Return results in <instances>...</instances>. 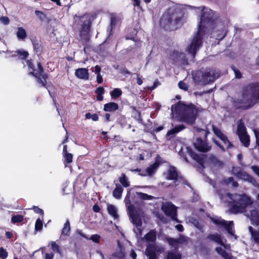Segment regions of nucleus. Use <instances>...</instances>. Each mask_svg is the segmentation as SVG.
Listing matches in <instances>:
<instances>
[{
	"mask_svg": "<svg viewBox=\"0 0 259 259\" xmlns=\"http://www.w3.org/2000/svg\"><path fill=\"white\" fill-rule=\"evenodd\" d=\"M161 209L166 215L170 216L173 220L178 222L176 218L177 208L173 204L169 202L163 203Z\"/></svg>",
	"mask_w": 259,
	"mask_h": 259,
	"instance_id": "4468645a",
	"label": "nucleus"
},
{
	"mask_svg": "<svg viewBox=\"0 0 259 259\" xmlns=\"http://www.w3.org/2000/svg\"><path fill=\"white\" fill-rule=\"evenodd\" d=\"M166 259H181V255L177 251H169L167 252Z\"/></svg>",
	"mask_w": 259,
	"mask_h": 259,
	"instance_id": "7c9ffc66",
	"label": "nucleus"
},
{
	"mask_svg": "<svg viewBox=\"0 0 259 259\" xmlns=\"http://www.w3.org/2000/svg\"><path fill=\"white\" fill-rule=\"evenodd\" d=\"M222 199L228 204L229 210L232 213H245L252 225L259 226V204L256 208H252L249 211L246 210L253 203L250 197L244 194L227 193L222 196Z\"/></svg>",
	"mask_w": 259,
	"mask_h": 259,
	"instance_id": "f03ea898",
	"label": "nucleus"
},
{
	"mask_svg": "<svg viewBox=\"0 0 259 259\" xmlns=\"http://www.w3.org/2000/svg\"><path fill=\"white\" fill-rule=\"evenodd\" d=\"M251 169L259 177V167L256 166H252Z\"/></svg>",
	"mask_w": 259,
	"mask_h": 259,
	"instance_id": "4d7b16f0",
	"label": "nucleus"
},
{
	"mask_svg": "<svg viewBox=\"0 0 259 259\" xmlns=\"http://www.w3.org/2000/svg\"><path fill=\"white\" fill-rule=\"evenodd\" d=\"M176 228L180 232L183 231V226L182 225H177L176 226Z\"/></svg>",
	"mask_w": 259,
	"mask_h": 259,
	"instance_id": "0e129e2a",
	"label": "nucleus"
},
{
	"mask_svg": "<svg viewBox=\"0 0 259 259\" xmlns=\"http://www.w3.org/2000/svg\"><path fill=\"white\" fill-rule=\"evenodd\" d=\"M230 246L227 248L229 249ZM224 249H226L223 246L221 247H218L215 248L216 251L221 255L225 259H233L232 256L230 254L227 253Z\"/></svg>",
	"mask_w": 259,
	"mask_h": 259,
	"instance_id": "393cba45",
	"label": "nucleus"
},
{
	"mask_svg": "<svg viewBox=\"0 0 259 259\" xmlns=\"http://www.w3.org/2000/svg\"><path fill=\"white\" fill-rule=\"evenodd\" d=\"M97 81L99 83H101L103 81V78L100 73L97 74Z\"/></svg>",
	"mask_w": 259,
	"mask_h": 259,
	"instance_id": "13d9d810",
	"label": "nucleus"
},
{
	"mask_svg": "<svg viewBox=\"0 0 259 259\" xmlns=\"http://www.w3.org/2000/svg\"><path fill=\"white\" fill-rule=\"evenodd\" d=\"M100 236L98 234H94L91 235L90 238H89L88 240H92L93 241H94L95 243H98L100 242Z\"/></svg>",
	"mask_w": 259,
	"mask_h": 259,
	"instance_id": "a19ab883",
	"label": "nucleus"
},
{
	"mask_svg": "<svg viewBox=\"0 0 259 259\" xmlns=\"http://www.w3.org/2000/svg\"><path fill=\"white\" fill-rule=\"evenodd\" d=\"M63 158L64 159V163H65V166H67V165H66V163H70L72 161V157H73L71 153H67L63 154Z\"/></svg>",
	"mask_w": 259,
	"mask_h": 259,
	"instance_id": "e433bc0d",
	"label": "nucleus"
},
{
	"mask_svg": "<svg viewBox=\"0 0 259 259\" xmlns=\"http://www.w3.org/2000/svg\"><path fill=\"white\" fill-rule=\"evenodd\" d=\"M208 238L212 240L216 243L220 244L222 246H223L225 248H228L229 247V245L225 244L222 240V238L220 235L218 234H210L208 236Z\"/></svg>",
	"mask_w": 259,
	"mask_h": 259,
	"instance_id": "aec40b11",
	"label": "nucleus"
},
{
	"mask_svg": "<svg viewBox=\"0 0 259 259\" xmlns=\"http://www.w3.org/2000/svg\"><path fill=\"white\" fill-rule=\"evenodd\" d=\"M107 210L109 214L112 217L114 220H118V215L117 214V208L116 206L112 204L107 205Z\"/></svg>",
	"mask_w": 259,
	"mask_h": 259,
	"instance_id": "a878e982",
	"label": "nucleus"
},
{
	"mask_svg": "<svg viewBox=\"0 0 259 259\" xmlns=\"http://www.w3.org/2000/svg\"><path fill=\"white\" fill-rule=\"evenodd\" d=\"M163 251L162 248H158L154 244H149L146 250V255L149 259H158L157 255L159 252Z\"/></svg>",
	"mask_w": 259,
	"mask_h": 259,
	"instance_id": "2eb2a0df",
	"label": "nucleus"
},
{
	"mask_svg": "<svg viewBox=\"0 0 259 259\" xmlns=\"http://www.w3.org/2000/svg\"><path fill=\"white\" fill-rule=\"evenodd\" d=\"M226 183L228 184H231L233 187H237V182L234 181V179L232 177H230L226 180Z\"/></svg>",
	"mask_w": 259,
	"mask_h": 259,
	"instance_id": "c03bdc74",
	"label": "nucleus"
},
{
	"mask_svg": "<svg viewBox=\"0 0 259 259\" xmlns=\"http://www.w3.org/2000/svg\"><path fill=\"white\" fill-rule=\"evenodd\" d=\"M23 217L21 215H14L11 218V221L13 223H20L23 221Z\"/></svg>",
	"mask_w": 259,
	"mask_h": 259,
	"instance_id": "4c0bfd02",
	"label": "nucleus"
},
{
	"mask_svg": "<svg viewBox=\"0 0 259 259\" xmlns=\"http://www.w3.org/2000/svg\"><path fill=\"white\" fill-rule=\"evenodd\" d=\"M35 14L41 20L44 19L46 17L45 14L41 11L36 10Z\"/></svg>",
	"mask_w": 259,
	"mask_h": 259,
	"instance_id": "09e8293b",
	"label": "nucleus"
},
{
	"mask_svg": "<svg viewBox=\"0 0 259 259\" xmlns=\"http://www.w3.org/2000/svg\"><path fill=\"white\" fill-rule=\"evenodd\" d=\"M248 230L251 234V239L255 243L259 245V229H254L252 227L249 226Z\"/></svg>",
	"mask_w": 259,
	"mask_h": 259,
	"instance_id": "5701e85b",
	"label": "nucleus"
},
{
	"mask_svg": "<svg viewBox=\"0 0 259 259\" xmlns=\"http://www.w3.org/2000/svg\"><path fill=\"white\" fill-rule=\"evenodd\" d=\"M137 83L139 85H141L143 83V80L139 77L138 75L137 77Z\"/></svg>",
	"mask_w": 259,
	"mask_h": 259,
	"instance_id": "774afa93",
	"label": "nucleus"
},
{
	"mask_svg": "<svg viewBox=\"0 0 259 259\" xmlns=\"http://www.w3.org/2000/svg\"><path fill=\"white\" fill-rule=\"evenodd\" d=\"M179 87L181 89L184 90H187L188 89V85L186 83H185L183 81H180L179 83Z\"/></svg>",
	"mask_w": 259,
	"mask_h": 259,
	"instance_id": "3c124183",
	"label": "nucleus"
},
{
	"mask_svg": "<svg viewBox=\"0 0 259 259\" xmlns=\"http://www.w3.org/2000/svg\"><path fill=\"white\" fill-rule=\"evenodd\" d=\"M33 209L35 212L44 215V211L41 209L36 206H34Z\"/></svg>",
	"mask_w": 259,
	"mask_h": 259,
	"instance_id": "6e6d98bb",
	"label": "nucleus"
},
{
	"mask_svg": "<svg viewBox=\"0 0 259 259\" xmlns=\"http://www.w3.org/2000/svg\"><path fill=\"white\" fill-rule=\"evenodd\" d=\"M28 67L29 74H32L37 78L38 82L45 87L46 83V75L44 73L43 68L39 62L37 64V68H35L33 64L30 61H26Z\"/></svg>",
	"mask_w": 259,
	"mask_h": 259,
	"instance_id": "6e6552de",
	"label": "nucleus"
},
{
	"mask_svg": "<svg viewBox=\"0 0 259 259\" xmlns=\"http://www.w3.org/2000/svg\"><path fill=\"white\" fill-rule=\"evenodd\" d=\"M75 23L80 26L79 28V34L81 39L87 41L89 39V29L91 23V16L85 14L81 16L75 15L74 17Z\"/></svg>",
	"mask_w": 259,
	"mask_h": 259,
	"instance_id": "423d86ee",
	"label": "nucleus"
},
{
	"mask_svg": "<svg viewBox=\"0 0 259 259\" xmlns=\"http://www.w3.org/2000/svg\"><path fill=\"white\" fill-rule=\"evenodd\" d=\"M186 150V152L192 157L194 160L197 161L201 166H203V159L200 156L195 154L193 152L192 150L189 147H186L185 149L184 148H181V150L179 152V154L180 155L182 156L184 160L188 162L187 158L185 155L183 154L184 151Z\"/></svg>",
	"mask_w": 259,
	"mask_h": 259,
	"instance_id": "ddd939ff",
	"label": "nucleus"
},
{
	"mask_svg": "<svg viewBox=\"0 0 259 259\" xmlns=\"http://www.w3.org/2000/svg\"><path fill=\"white\" fill-rule=\"evenodd\" d=\"M195 148L199 151L207 152L210 149V147L201 139H197L194 143Z\"/></svg>",
	"mask_w": 259,
	"mask_h": 259,
	"instance_id": "f3484780",
	"label": "nucleus"
},
{
	"mask_svg": "<svg viewBox=\"0 0 259 259\" xmlns=\"http://www.w3.org/2000/svg\"><path fill=\"white\" fill-rule=\"evenodd\" d=\"M91 118L93 121H97L99 118L97 114H93L92 115Z\"/></svg>",
	"mask_w": 259,
	"mask_h": 259,
	"instance_id": "69168bd1",
	"label": "nucleus"
},
{
	"mask_svg": "<svg viewBox=\"0 0 259 259\" xmlns=\"http://www.w3.org/2000/svg\"><path fill=\"white\" fill-rule=\"evenodd\" d=\"M105 90L103 87H99L96 91V93L97 95H103L104 93Z\"/></svg>",
	"mask_w": 259,
	"mask_h": 259,
	"instance_id": "5fc2aeb1",
	"label": "nucleus"
},
{
	"mask_svg": "<svg viewBox=\"0 0 259 259\" xmlns=\"http://www.w3.org/2000/svg\"><path fill=\"white\" fill-rule=\"evenodd\" d=\"M185 128V126L183 124H180L179 125H178L172 129H171L170 130L168 131L167 133V136H170L171 135H174L179 132L183 131L184 129Z\"/></svg>",
	"mask_w": 259,
	"mask_h": 259,
	"instance_id": "c756f323",
	"label": "nucleus"
},
{
	"mask_svg": "<svg viewBox=\"0 0 259 259\" xmlns=\"http://www.w3.org/2000/svg\"><path fill=\"white\" fill-rule=\"evenodd\" d=\"M210 219L214 224L224 227L229 234L231 235H234V230L233 229V222H227L218 217H212Z\"/></svg>",
	"mask_w": 259,
	"mask_h": 259,
	"instance_id": "9b49d317",
	"label": "nucleus"
},
{
	"mask_svg": "<svg viewBox=\"0 0 259 259\" xmlns=\"http://www.w3.org/2000/svg\"><path fill=\"white\" fill-rule=\"evenodd\" d=\"M170 56V58L174 61H182L183 62H186L185 55L178 51H174L171 53Z\"/></svg>",
	"mask_w": 259,
	"mask_h": 259,
	"instance_id": "6ab92c4d",
	"label": "nucleus"
},
{
	"mask_svg": "<svg viewBox=\"0 0 259 259\" xmlns=\"http://www.w3.org/2000/svg\"><path fill=\"white\" fill-rule=\"evenodd\" d=\"M232 172L233 174L238 179H241L245 181H247L255 186L256 184V181L255 179L249 176L245 171L242 170L240 167H233L232 169Z\"/></svg>",
	"mask_w": 259,
	"mask_h": 259,
	"instance_id": "f8f14e48",
	"label": "nucleus"
},
{
	"mask_svg": "<svg viewBox=\"0 0 259 259\" xmlns=\"http://www.w3.org/2000/svg\"><path fill=\"white\" fill-rule=\"evenodd\" d=\"M42 228V220H41L40 219H38L36 222L35 225V229L36 231H40Z\"/></svg>",
	"mask_w": 259,
	"mask_h": 259,
	"instance_id": "ea45409f",
	"label": "nucleus"
},
{
	"mask_svg": "<svg viewBox=\"0 0 259 259\" xmlns=\"http://www.w3.org/2000/svg\"><path fill=\"white\" fill-rule=\"evenodd\" d=\"M123 192V188L120 186L116 185V187L113 192V197L116 199H120Z\"/></svg>",
	"mask_w": 259,
	"mask_h": 259,
	"instance_id": "2f4dec72",
	"label": "nucleus"
},
{
	"mask_svg": "<svg viewBox=\"0 0 259 259\" xmlns=\"http://www.w3.org/2000/svg\"><path fill=\"white\" fill-rule=\"evenodd\" d=\"M130 256L133 259L136 258V257L137 256V254H136V252L134 251V250L131 251V253H130Z\"/></svg>",
	"mask_w": 259,
	"mask_h": 259,
	"instance_id": "338daca9",
	"label": "nucleus"
},
{
	"mask_svg": "<svg viewBox=\"0 0 259 259\" xmlns=\"http://www.w3.org/2000/svg\"><path fill=\"white\" fill-rule=\"evenodd\" d=\"M164 175L165 178L168 180H176L178 177L176 169L173 166H170Z\"/></svg>",
	"mask_w": 259,
	"mask_h": 259,
	"instance_id": "412c9836",
	"label": "nucleus"
},
{
	"mask_svg": "<svg viewBox=\"0 0 259 259\" xmlns=\"http://www.w3.org/2000/svg\"><path fill=\"white\" fill-rule=\"evenodd\" d=\"M16 53H17V55H18L22 59L26 58L28 56V53L24 50H18L16 52Z\"/></svg>",
	"mask_w": 259,
	"mask_h": 259,
	"instance_id": "58836bf2",
	"label": "nucleus"
},
{
	"mask_svg": "<svg viewBox=\"0 0 259 259\" xmlns=\"http://www.w3.org/2000/svg\"><path fill=\"white\" fill-rule=\"evenodd\" d=\"M134 2V5L135 6L140 7V2L141 0H133ZM146 3H149L150 2L151 0H144Z\"/></svg>",
	"mask_w": 259,
	"mask_h": 259,
	"instance_id": "603ef678",
	"label": "nucleus"
},
{
	"mask_svg": "<svg viewBox=\"0 0 259 259\" xmlns=\"http://www.w3.org/2000/svg\"><path fill=\"white\" fill-rule=\"evenodd\" d=\"M70 230V223L67 220L64 224V227L62 230V234L64 235H68Z\"/></svg>",
	"mask_w": 259,
	"mask_h": 259,
	"instance_id": "72a5a7b5",
	"label": "nucleus"
},
{
	"mask_svg": "<svg viewBox=\"0 0 259 259\" xmlns=\"http://www.w3.org/2000/svg\"><path fill=\"white\" fill-rule=\"evenodd\" d=\"M54 257V254L53 253H46L45 255V259H53Z\"/></svg>",
	"mask_w": 259,
	"mask_h": 259,
	"instance_id": "680f3d73",
	"label": "nucleus"
},
{
	"mask_svg": "<svg viewBox=\"0 0 259 259\" xmlns=\"http://www.w3.org/2000/svg\"><path fill=\"white\" fill-rule=\"evenodd\" d=\"M156 232L154 230H151L145 236V239L149 243H154L156 240Z\"/></svg>",
	"mask_w": 259,
	"mask_h": 259,
	"instance_id": "c85d7f7f",
	"label": "nucleus"
},
{
	"mask_svg": "<svg viewBox=\"0 0 259 259\" xmlns=\"http://www.w3.org/2000/svg\"><path fill=\"white\" fill-rule=\"evenodd\" d=\"M183 24L181 14L169 10L165 12L160 19V24L166 29L175 30L180 27Z\"/></svg>",
	"mask_w": 259,
	"mask_h": 259,
	"instance_id": "39448f33",
	"label": "nucleus"
},
{
	"mask_svg": "<svg viewBox=\"0 0 259 259\" xmlns=\"http://www.w3.org/2000/svg\"><path fill=\"white\" fill-rule=\"evenodd\" d=\"M172 118L189 124L194 123L198 114V109L193 105H186L179 102L171 107Z\"/></svg>",
	"mask_w": 259,
	"mask_h": 259,
	"instance_id": "20e7f679",
	"label": "nucleus"
},
{
	"mask_svg": "<svg viewBox=\"0 0 259 259\" xmlns=\"http://www.w3.org/2000/svg\"><path fill=\"white\" fill-rule=\"evenodd\" d=\"M219 76L218 72L212 69L197 71L193 74V78L195 81L202 84L209 83Z\"/></svg>",
	"mask_w": 259,
	"mask_h": 259,
	"instance_id": "0eeeda50",
	"label": "nucleus"
},
{
	"mask_svg": "<svg viewBox=\"0 0 259 259\" xmlns=\"http://www.w3.org/2000/svg\"><path fill=\"white\" fill-rule=\"evenodd\" d=\"M8 253L7 251L3 247L0 248V258L2 259H6L8 256Z\"/></svg>",
	"mask_w": 259,
	"mask_h": 259,
	"instance_id": "a18cd8bd",
	"label": "nucleus"
},
{
	"mask_svg": "<svg viewBox=\"0 0 259 259\" xmlns=\"http://www.w3.org/2000/svg\"><path fill=\"white\" fill-rule=\"evenodd\" d=\"M143 212L141 213H136L135 212L130 208V217L135 228L134 229V232L137 236H141L142 234L141 226L142 224V215Z\"/></svg>",
	"mask_w": 259,
	"mask_h": 259,
	"instance_id": "1a4fd4ad",
	"label": "nucleus"
},
{
	"mask_svg": "<svg viewBox=\"0 0 259 259\" xmlns=\"http://www.w3.org/2000/svg\"><path fill=\"white\" fill-rule=\"evenodd\" d=\"M183 239H184V238H180L178 239L168 238L167 241L170 245L176 248L182 242Z\"/></svg>",
	"mask_w": 259,
	"mask_h": 259,
	"instance_id": "473e14b6",
	"label": "nucleus"
},
{
	"mask_svg": "<svg viewBox=\"0 0 259 259\" xmlns=\"http://www.w3.org/2000/svg\"><path fill=\"white\" fill-rule=\"evenodd\" d=\"M259 102V83L250 84L243 88L234 101L236 108H248Z\"/></svg>",
	"mask_w": 259,
	"mask_h": 259,
	"instance_id": "7ed1b4c3",
	"label": "nucleus"
},
{
	"mask_svg": "<svg viewBox=\"0 0 259 259\" xmlns=\"http://www.w3.org/2000/svg\"><path fill=\"white\" fill-rule=\"evenodd\" d=\"M128 193H127L125 198V205L127 208L128 212L130 214V208H131L133 211L135 212L136 213H141L142 212V210L139 208H136L133 205L131 204L130 197L128 196Z\"/></svg>",
	"mask_w": 259,
	"mask_h": 259,
	"instance_id": "b1692460",
	"label": "nucleus"
},
{
	"mask_svg": "<svg viewBox=\"0 0 259 259\" xmlns=\"http://www.w3.org/2000/svg\"><path fill=\"white\" fill-rule=\"evenodd\" d=\"M122 94V91L120 89L116 88L114 89L110 93L111 96L112 98H117L120 97Z\"/></svg>",
	"mask_w": 259,
	"mask_h": 259,
	"instance_id": "c9c22d12",
	"label": "nucleus"
},
{
	"mask_svg": "<svg viewBox=\"0 0 259 259\" xmlns=\"http://www.w3.org/2000/svg\"><path fill=\"white\" fill-rule=\"evenodd\" d=\"M16 35L19 40H24L27 37L26 31L22 27H18L17 28Z\"/></svg>",
	"mask_w": 259,
	"mask_h": 259,
	"instance_id": "4be33fe9",
	"label": "nucleus"
},
{
	"mask_svg": "<svg viewBox=\"0 0 259 259\" xmlns=\"http://www.w3.org/2000/svg\"><path fill=\"white\" fill-rule=\"evenodd\" d=\"M237 133L242 144L245 147H248L250 142L249 137L247 134L244 123L241 120L238 123Z\"/></svg>",
	"mask_w": 259,
	"mask_h": 259,
	"instance_id": "9d476101",
	"label": "nucleus"
},
{
	"mask_svg": "<svg viewBox=\"0 0 259 259\" xmlns=\"http://www.w3.org/2000/svg\"><path fill=\"white\" fill-rule=\"evenodd\" d=\"M94 71L95 72V73L96 74L100 73V71H101L100 67L98 65H96L95 67V70H94Z\"/></svg>",
	"mask_w": 259,
	"mask_h": 259,
	"instance_id": "e2e57ef3",
	"label": "nucleus"
},
{
	"mask_svg": "<svg viewBox=\"0 0 259 259\" xmlns=\"http://www.w3.org/2000/svg\"><path fill=\"white\" fill-rule=\"evenodd\" d=\"M137 194L141 198L145 200H151L153 198V196L151 195H149L141 192L137 193Z\"/></svg>",
	"mask_w": 259,
	"mask_h": 259,
	"instance_id": "37998d69",
	"label": "nucleus"
},
{
	"mask_svg": "<svg viewBox=\"0 0 259 259\" xmlns=\"http://www.w3.org/2000/svg\"><path fill=\"white\" fill-rule=\"evenodd\" d=\"M117 257L119 258L122 259L124 258L125 256V253L120 248V252L119 253H117L116 255Z\"/></svg>",
	"mask_w": 259,
	"mask_h": 259,
	"instance_id": "864d4df0",
	"label": "nucleus"
},
{
	"mask_svg": "<svg viewBox=\"0 0 259 259\" xmlns=\"http://www.w3.org/2000/svg\"><path fill=\"white\" fill-rule=\"evenodd\" d=\"M119 182L124 187H127L130 185L127 179L124 174H122L119 178Z\"/></svg>",
	"mask_w": 259,
	"mask_h": 259,
	"instance_id": "f704fd0d",
	"label": "nucleus"
},
{
	"mask_svg": "<svg viewBox=\"0 0 259 259\" xmlns=\"http://www.w3.org/2000/svg\"><path fill=\"white\" fill-rule=\"evenodd\" d=\"M52 248L54 251L61 253L60 247L58 244L56 243V242H52Z\"/></svg>",
	"mask_w": 259,
	"mask_h": 259,
	"instance_id": "49530a36",
	"label": "nucleus"
},
{
	"mask_svg": "<svg viewBox=\"0 0 259 259\" xmlns=\"http://www.w3.org/2000/svg\"><path fill=\"white\" fill-rule=\"evenodd\" d=\"M212 130L215 135L222 140L227 149L232 146V144L228 140L226 136L218 128L211 125Z\"/></svg>",
	"mask_w": 259,
	"mask_h": 259,
	"instance_id": "dca6fc26",
	"label": "nucleus"
},
{
	"mask_svg": "<svg viewBox=\"0 0 259 259\" xmlns=\"http://www.w3.org/2000/svg\"><path fill=\"white\" fill-rule=\"evenodd\" d=\"M159 165V161L158 159H156V161L152 164L150 165L146 169V172L148 175H152L157 169Z\"/></svg>",
	"mask_w": 259,
	"mask_h": 259,
	"instance_id": "bb28decb",
	"label": "nucleus"
},
{
	"mask_svg": "<svg viewBox=\"0 0 259 259\" xmlns=\"http://www.w3.org/2000/svg\"><path fill=\"white\" fill-rule=\"evenodd\" d=\"M189 221L191 223H192L195 227L199 229H201V225L199 224L198 221L196 219L193 218H191L189 219Z\"/></svg>",
	"mask_w": 259,
	"mask_h": 259,
	"instance_id": "79ce46f5",
	"label": "nucleus"
},
{
	"mask_svg": "<svg viewBox=\"0 0 259 259\" xmlns=\"http://www.w3.org/2000/svg\"><path fill=\"white\" fill-rule=\"evenodd\" d=\"M196 10L197 13L201 12L198 30L187 49L188 55L191 59L194 58L197 51L201 47L205 34L211 33L212 37L219 40L226 35L225 23L219 18L216 13L204 7L196 8Z\"/></svg>",
	"mask_w": 259,
	"mask_h": 259,
	"instance_id": "f257e3e1",
	"label": "nucleus"
},
{
	"mask_svg": "<svg viewBox=\"0 0 259 259\" xmlns=\"http://www.w3.org/2000/svg\"><path fill=\"white\" fill-rule=\"evenodd\" d=\"M0 21L4 25H8L10 22L9 19L6 16L1 17L0 18Z\"/></svg>",
	"mask_w": 259,
	"mask_h": 259,
	"instance_id": "8fccbe9b",
	"label": "nucleus"
},
{
	"mask_svg": "<svg viewBox=\"0 0 259 259\" xmlns=\"http://www.w3.org/2000/svg\"><path fill=\"white\" fill-rule=\"evenodd\" d=\"M33 48L35 50H39L40 49V45L38 43V42H33Z\"/></svg>",
	"mask_w": 259,
	"mask_h": 259,
	"instance_id": "052dcab7",
	"label": "nucleus"
},
{
	"mask_svg": "<svg viewBox=\"0 0 259 259\" xmlns=\"http://www.w3.org/2000/svg\"><path fill=\"white\" fill-rule=\"evenodd\" d=\"M118 105L117 104L114 102H110L104 105V110L107 112L114 111L117 110Z\"/></svg>",
	"mask_w": 259,
	"mask_h": 259,
	"instance_id": "cd10ccee",
	"label": "nucleus"
},
{
	"mask_svg": "<svg viewBox=\"0 0 259 259\" xmlns=\"http://www.w3.org/2000/svg\"><path fill=\"white\" fill-rule=\"evenodd\" d=\"M234 73L235 74L236 77H237L238 78H240L241 77V73H240V72L239 70L234 69Z\"/></svg>",
	"mask_w": 259,
	"mask_h": 259,
	"instance_id": "bf43d9fd",
	"label": "nucleus"
},
{
	"mask_svg": "<svg viewBox=\"0 0 259 259\" xmlns=\"http://www.w3.org/2000/svg\"><path fill=\"white\" fill-rule=\"evenodd\" d=\"M74 74L77 78L80 79L87 80L89 78V70L84 68L76 69Z\"/></svg>",
	"mask_w": 259,
	"mask_h": 259,
	"instance_id": "a211bd4d",
	"label": "nucleus"
},
{
	"mask_svg": "<svg viewBox=\"0 0 259 259\" xmlns=\"http://www.w3.org/2000/svg\"><path fill=\"white\" fill-rule=\"evenodd\" d=\"M118 18L115 16L112 15L111 17L110 24H111V26L112 28L114 27L116 25V23L118 21Z\"/></svg>",
	"mask_w": 259,
	"mask_h": 259,
	"instance_id": "de8ad7c7",
	"label": "nucleus"
}]
</instances>
